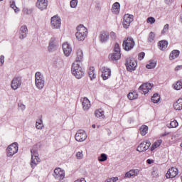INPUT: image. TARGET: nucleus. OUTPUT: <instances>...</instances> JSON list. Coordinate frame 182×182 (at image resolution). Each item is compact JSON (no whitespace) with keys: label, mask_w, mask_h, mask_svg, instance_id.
Here are the masks:
<instances>
[{"label":"nucleus","mask_w":182,"mask_h":182,"mask_svg":"<svg viewBox=\"0 0 182 182\" xmlns=\"http://www.w3.org/2000/svg\"><path fill=\"white\" fill-rule=\"evenodd\" d=\"M77 182H86L85 178H81L80 179L77 180Z\"/></svg>","instance_id":"nucleus-55"},{"label":"nucleus","mask_w":182,"mask_h":182,"mask_svg":"<svg viewBox=\"0 0 182 182\" xmlns=\"http://www.w3.org/2000/svg\"><path fill=\"white\" fill-rule=\"evenodd\" d=\"M10 6L15 11V12H19V9H18V7H16V6H15V2L13 1L10 4Z\"/></svg>","instance_id":"nucleus-45"},{"label":"nucleus","mask_w":182,"mask_h":182,"mask_svg":"<svg viewBox=\"0 0 182 182\" xmlns=\"http://www.w3.org/2000/svg\"><path fill=\"white\" fill-rule=\"evenodd\" d=\"M127 97L129 100H134L139 97V94H137V92L133 91L127 95Z\"/></svg>","instance_id":"nucleus-32"},{"label":"nucleus","mask_w":182,"mask_h":182,"mask_svg":"<svg viewBox=\"0 0 182 182\" xmlns=\"http://www.w3.org/2000/svg\"><path fill=\"white\" fill-rule=\"evenodd\" d=\"M114 52H117L118 53H120V46L119 43H116L114 47Z\"/></svg>","instance_id":"nucleus-43"},{"label":"nucleus","mask_w":182,"mask_h":182,"mask_svg":"<svg viewBox=\"0 0 182 182\" xmlns=\"http://www.w3.org/2000/svg\"><path fill=\"white\" fill-rule=\"evenodd\" d=\"M133 21H134L133 15L125 14L124 16V19H123L124 28H125V29H127V28H129V26H130V23H132Z\"/></svg>","instance_id":"nucleus-11"},{"label":"nucleus","mask_w":182,"mask_h":182,"mask_svg":"<svg viewBox=\"0 0 182 182\" xmlns=\"http://www.w3.org/2000/svg\"><path fill=\"white\" fill-rule=\"evenodd\" d=\"M109 39V33L106 31H102L100 35V40L101 42H106Z\"/></svg>","instance_id":"nucleus-27"},{"label":"nucleus","mask_w":182,"mask_h":182,"mask_svg":"<svg viewBox=\"0 0 182 182\" xmlns=\"http://www.w3.org/2000/svg\"><path fill=\"white\" fill-rule=\"evenodd\" d=\"M112 60H119L122 58V54L120 53L114 52V53L110 55Z\"/></svg>","instance_id":"nucleus-35"},{"label":"nucleus","mask_w":182,"mask_h":182,"mask_svg":"<svg viewBox=\"0 0 182 182\" xmlns=\"http://www.w3.org/2000/svg\"><path fill=\"white\" fill-rule=\"evenodd\" d=\"M126 66L129 72H133V70H136V68H137V62L134 60L128 58L127 59Z\"/></svg>","instance_id":"nucleus-7"},{"label":"nucleus","mask_w":182,"mask_h":182,"mask_svg":"<svg viewBox=\"0 0 182 182\" xmlns=\"http://www.w3.org/2000/svg\"><path fill=\"white\" fill-rule=\"evenodd\" d=\"M153 84L149 82L144 83L139 87V92L142 95H146V93H149L151 90Z\"/></svg>","instance_id":"nucleus-6"},{"label":"nucleus","mask_w":182,"mask_h":182,"mask_svg":"<svg viewBox=\"0 0 182 182\" xmlns=\"http://www.w3.org/2000/svg\"><path fill=\"white\" fill-rule=\"evenodd\" d=\"M4 63H5V57H4V55H1L0 57V66H2V65H4Z\"/></svg>","instance_id":"nucleus-50"},{"label":"nucleus","mask_w":182,"mask_h":182,"mask_svg":"<svg viewBox=\"0 0 182 182\" xmlns=\"http://www.w3.org/2000/svg\"><path fill=\"white\" fill-rule=\"evenodd\" d=\"M150 146H151V143L149 141H144L141 142L136 148L137 151H139V153H143V151H146V150H149L150 148Z\"/></svg>","instance_id":"nucleus-8"},{"label":"nucleus","mask_w":182,"mask_h":182,"mask_svg":"<svg viewBox=\"0 0 182 182\" xmlns=\"http://www.w3.org/2000/svg\"><path fill=\"white\" fill-rule=\"evenodd\" d=\"M36 5L38 9L44 11L48 8V0H38Z\"/></svg>","instance_id":"nucleus-18"},{"label":"nucleus","mask_w":182,"mask_h":182,"mask_svg":"<svg viewBox=\"0 0 182 182\" xmlns=\"http://www.w3.org/2000/svg\"><path fill=\"white\" fill-rule=\"evenodd\" d=\"M26 33H28V27L26 26H22L20 28V32H19L20 39H23V38H26Z\"/></svg>","instance_id":"nucleus-21"},{"label":"nucleus","mask_w":182,"mask_h":182,"mask_svg":"<svg viewBox=\"0 0 182 182\" xmlns=\"http://www.w3.org/2000/svg\"><path fill=\"white\" fill-rule=\"evenodd\" d=\"M147 23H150L151 25H153L156 22V18L154 17H149L146 20Z\"/></svg>","instance_id":"nucleus-42"},{"label":"nucleus","mask_w":182,"mask_h":182,"mask_svg":"<svg viewBox=\"0 0 182 182\" xmlns=\"http://www.w3.org/2000/svg\"><path fill=\"white\" fill-rule=\"evenodd\" d=\"M182 69V65H178L175 68V70L177 71V70H181Z\"/></svg>","instance_id":"nucleus-53"},{"label":"nucleus","mask_w":182,"mask_h":182,"mask_svg":"<svg viewBox=\"0 0 182 182\" xmlns=\"http://www.w3.org/2000/svg\"><path fill=\"white\" fill-rule=\"evenodd\" d=\"M139 173L140 170L139 169H132L125 173V178H131V177H136V176H139Z\"/></svg>","instance_id":"nucleus-20"},{"label":"nucleus","mask_w":182,"mask_h":182,"mask_svg":"<svg viewBox=\"0 0 182 182\" xmlns=\"http://www.w3.org/2000/svg\"><path fill=\"white\" fill-rule=\"evenodd\" d=\"M22 85V79L19 77H15L11 81V89L14 90H16L19 89Z\"/></svg>","instance_id":"nucleus-10"},{"label":"nucleus","mask_w":182,"mask_h":182,"mask_svg":"<svg viewBox=\"0 0 182 182\" xmlns=\"http://www.w3.org/2000/svg\"><path fill=\"white\" fill-rule=\"evenodd\" d=\"M146 163H147L148 164H151L153 163V160L147 159V160H146Z\"/></svg>","instance_id":"nucleus-56"},{"label":"nucleus","mask_w":182,"mask_h":182,"mask_svg":"<svg viewBox=\"0 0 182 182\" xmlns=\"http://www.w3.org/2000/svg\"><path fill=\"white\" fill-rule=\"evenodd\" d=\"M173 89H175V90H181L182 82L177 81L175 84L173 85Z\"/></svg>","instance_id":"nucleus-36"},{"label":"nucleus","mask_w":182,"mask_h":182,"mask_svg":"<svg viewBox=\"0 0 182 182\" xmlns=\"http://www.w3.org/2000/svg\"><path fill=\"white\" fill-rule=\"evenodd\" d=\"M178 175V169L177 168L172 167L169 168L166 174V178H174Z\"/></svg>","instance_id":"nucleus-14"},{"label":"nucleus","mask_w":182,"mask_h":182,"mask_svg":"<svg viewBox=\"0 0 182 182\" xmlns=\"http://www.w3.org/2000/svg\"><path fill=\"white\" fill-rule=\"evenodd\" d=\"M55 41H56L55 38H52L50 39L49 46H48L49 52H52V50H55L56 49V45H55Z\"/></svg>","instance_id":"nucleus-30"},{"label":"nucleus","mask_w":182,"mask_h":182,"mask_svg":"<svg viewBox=\"0 0 182 182\" xmlns=\"http://www.w3.org/2000/svg\"><path fill=\"white\" fill-rule=\"evenodd\" d=\"M158 46L160 50H166V49H167V46H168V42L166 40L160 41L158 43Z\"/></svg>","instance_id":"nucleus-22"},{"label":"nucleus","mask_w":182,"mask_h":182,"mask_svg":"<svg viewBox=\"0 0 182 182\" xmlns=\"http://www.w3.org/2000/svg\"><path fill=\"white\" fill-rule=\"evenodd\" d=\"M92 129H96V124H92Z\"/></svg>","instance_id":"nucleus-57"},{"label":"nucleus","mask_w":182,"mask_h":182,"mask_svg":"<svg viewBox=\"0 0 182 182\" xmlns=\"http://www.w3.org/2000/svg\"><path fill=\"white\" fill-rule=\"evenodd\" d=\"M18 107L20 109H21V110H25V109H26L25 105H23L22 104L18 105Z\"/></svg>","instance_id":"nucleus-51"},{"label":"nucleus","mask_w":182,"mask_h":182,"mask_svg":"<svg viewBox=\"0 0 182 182\" xmlns=\"http://www.w3.org/2000/svg\"><path fill=\"white\" fill-rule=\"evenodd\" d=\"M178 126V122L177 120L173 119V121L171 122L170 125L168 127L169 129H176Z\"/></svg>","instance_id":"nucleus-39"},{"label":"nucleus","mask_w":182,"mask_h":182,"mask_svg":"<svg viewBox=\"0 0 182 182\" xmlns=\"http://www.w3.org/2000/svg\"><path fill=\"white\" fill-rule=\"evenodd\" d=\"M75 137L77 141H85V139H87V134L85 131L79 130Z\"/></svg>","instance_id":"nucleus-15"},{"label":"nucleus","mask_w":182,"mask_h":182,"mask_svg":"<svg viewBox=\"0 0 182 182\" xmlns=\"http://www.w3.org/2000/svg\"><path fill=\"white\" fill-rule=\"evenodd\" d=\"M112 12H113V14H116V15L120 12V4H119V2H115L112 5Z\"/></svg>","instance_id":"nucleus-25"},{"label":"nucleus","mask_w":182,"mask_h":182,"mask_svg":"<svg viewBox=\"0 0 182 182\" xmlns=\"http://www.w3.org/2000/svg\"><path fill=\"white\" fill-rule=\"evenodd\" d=\"M76 157L77 159H78V160H82V159H83V152L82 151L77 152Z\"/></svg>","instance_id":"nucleus-46"},{"label":"nucleus","mask_w":182,"mask_h":182,"mask_svg":"<svg viewBox=\"0 0 182 182\" xmlns=\"http://www.w3.org/2000/svg\"><path fill=\"white\" fill-rule=\"evenodd\" d=\"M100 161H106L107 160V155L106 154H102L101 156L98 158Z\"/></svg>","instance_id":"nucleus-41"},{"label":"nucleus","mask_w":182,"mask_h":182,"mask_svg":"<svg viewBox=\"0 0 182 182\" xmlns=\"http://www.w3.org/2000/svg\"><path fill=\"white\" fill-rule=\"evenodd\" d=\"M31 167H33L34 166H36L41 161V159H39V156H38V153L35 151V150L31 149Z\"/></svg>","instance_id":"nucleus-12"},{"label":"nucleus","mask_w":182,"mask_h":182,"mask_svg":"<svg viewBox=\"0 0 182 182\" xmlns=\"http://www.w3.org/2000/svg\"><path fill=\"white\" fill-rule=\"evenodd\" d=\"M101 76L103 80H107V79H109V77H110V76L112 75V70H110V68L102 67L101 68Z\"/></svg>","instance_id":"nucleus-13"},{"label":"nucleus","mask_w":182,"mask_h":182,"mask_svg":"<svg viewBox=\"0 0 182 182\" xmlns=\"http://www.w3.org/2000/svg\"><path fill=\"white\" fill-rule=\"evenodd\" d=\"M53 176L57 180H63V178H65V176H66V173H65V171L62 168H56L55 169H54Z\"/></svg>","instance_id":"nucleus-9"},{"label":"nucleus","mask_w":182,"mask_h":182,"mask_svg":"<svg viewBox=\"0 0 182 182\" xmlns=\"http://www.w3.org/2000/svg\"><path fill=\"white\" fill-rule=\"evenodd\" d=\"M180 56V51L178 50H173L169 55L170 60H174V59H177Z\"/></svg>","instance_id":"nucleus-24"},{"label":"nucleus","mask_w":182,"mask_h":182,"mask_svg":"<svg viewBox=\"0 0 182 182\" xmlns=\"http://www.w3.org/2000/svg\"><path fill=\"white\" fill-rule=\"evenodd\" d=\"M117 180H119L118 177H113V178L107 179L105 182H116L117 181Z\"/></svg>","instance_id":"nucleus-48"},{"label":"nucleus","mask_w":182,"mask_h":182,"mask_svg":"<svg viewBox=\"0 0 182 182\" xmlns=\"http://www.w3.org/2000/svg\"><path fill=\"white\" fill-rule=\"evenodd\" d=\"M111 35H112L113 36H116V33H114V32H112Z\"/></svg>","instance_id":"nucleus-58"},{"label":"nucleus","mask_w":182,"mask_h":182,"mask_svg":"<svg viewBox=\"0 0 182 182\" xmlns=\"http://www.w3.org/2000/svg\"><path fill=\"white\" fill-rule=\"evenodd\" d=\"M174 0H165L166 4L168 5L172 4Z\"/></svg>","instance_id":"nucleus-54"},{"label":"nucleus","mask_w":182,"mask_h":182,"mask_svg":"<svg viewBox=\"0 0 182 182\" xmlns=\"http://www.w3.org/2000/svg\"><path fill=\"white\" fill-rule=\"evenodd\" d=\"M77 57L75 58L76 62H82L83 61V51L80 49L77 50L76 53Z\"/></svg>","instance_id":"nucleus-29"},{"label":"nucleus","mask_w":182,"mask_h":182,"mask_svg":"<svg viewBox=\"0 0 182 182\" xmlns=\"http://www.w3.org/2000/svg\"><path fill=\"white\" fill-rule=\"evenodd\" d=\"M80 101L82 105L83 110L87 111L89 109H90L92 105L90 104V101L89 100V99H87V97L81 98Z\"/></svg>","instance_id":"nucleus-17"},{"label":"nucleus","mask_w":182,"mask_h":182,"mask_svg":"<svg viewBox=\"0 0 182 182\" xmlns=\"http://www.w3.org/2000/svg\"><path fill=\"white\" fill-rule=\"evenodd\" d=\"M139 133L142 136H146L147 133H149V127L147 125H142L139 128Z\"/></svg>","instance_id":"nucleus-31"},{"label":"nucleus","mask_w":182,"mask_h":182,"mask_svg":"<svg viewBox=\"0 0 182 182\" xmlns=\"http://www.w3.org/2000/svg\"><path fill=\"white\" fill-rule=\"evenodd\" d=\"M71 8H76L77 6V0H72L70 1Z\"/></svg>","instance_id":"nucleus-44"},{"label":"nucleus","mask_w":182,"mask_h":182,"mask_svg":"<svg viewBox=\"0 0 182 182\" xmlns=\"http://www.w3.org/2000/svg\"><path fill=\"white\" fill-rule=\"evenodd\" d=\"M88 75L91 79V80H93L96 79V77L97 76V74L96 73V70H95V67H90L88 70Z\"/></svg>","instance_id":"nucleus-23"},{"label":"nucleus","mask_w":182,"mask_h":182,"mask_svg":"<svg viewBox=\"0 0 182 182\" xmlns=\"http://www.w3.org/2000/svg\"><path fill=\"white\" fill-rule=\"evenodd\" d=\"M157 65V61L154 60H149V63L146 65V69H154V67Z\"/></svg>","instance_id":"nucleus-34"},{"label":"nucleus","mask_w":182,"mask_h":182,"mask_svg":"<svg viewBox=\"0 0 182 182\" xmlns=\"http://www.w3.org/2000/svg\"><path fill=\"white\" fill-rule=\"evenodd\" d=\"M95 116L97 117V119H105V111L102 109H96L95 112Z\"/></svg>","instance_id":"nucleus-26"},{"label":"nucleus","mask_w":182,"mask_h":182,"mask_svg":"<svg viewBox=\"0 0 182 182\" xmlns=\"http://www.w3.org/2000/svg\"><path fill=\"white\" fill-rule=\"evenodd\" d=\"M77 32L75 36L79 41H85L86 36H87V28L85 26L80 24L77 27Z\"/></svg>","instance_id":"nucleus-2"},{"label":"nucleus","mask_w":182,"mask_h":182,"mask_svg":"<svg viewBox=\"0 0 182 182\" xmlns=\"http://www.w3.org/2000/svg\"><path fill=\"white\" fill-rule=\"evenodd\" d=\"M63 50L65 56H70L72 53V47L68 43H64L63 44Z\"/></svg>","instance_id":"nucleus-19"},{"label":"nucleus","mask_w":182,"mask_h":182,"mask_svg":"<svg viewBox=\"0 0 182 182\" xmlns=\"http://www.w3.org/2000/svg\"><path fill=\"white\" fill-rule=\"evenodd\" d=\"M155 38H156V34H154V32H151L148 38V42H153Z\"/></svg>","instance_id":"nucleus-40"},{"label":"nucleus","mask_w":182,"mask_h":182,"mask_svg":"<svg viewBox=\"0 0 182 182\" xmlns=\"http://www.w3.org/2000/svg\"><path fill=\"white\" fill-rule=\"evenodd\" d=\"M170 28V25L168 24H166L164 26V29L162 30V33H166L167 30L169 29Z\"/></svg>","instance_id":"nucleus-49"},{"label":"nucleus","mask_w":182,"mask_h":182,"mask_svg":"<svg viewBox=\"0 0 182 182\" xmlns=\"http://www.w3.org/2000/svg\"><path fill=\"white\" fill-rule=\"evenodd\" d=\"M152 176H154V177H157L159 176V173L156 171H152Z\"/></svg>","instance_id":"nucleus-52"},{"label":"nucleus","mask_w":182,"mask_h":182,"mask_svg":"<svg viewBox=\"0 0 182 182\" xmlns=\"http://www.w3.org/2000/svg\"><path fill=\"white\" fill-rule=\"evenodd\" d=\"M173 108L175 110H182V98H179L173 103Z\"/></svg>","instance_id":"nucleus-28"},{"label":"nucleus","mask_w":182,"mask_h":182,"mask_svg":"<svg viewBox=\"0 0 182 182\" xmlns=\"http://www.w3.org/2000/svg\"><path fill=\"white\" fill-rule=\"evenodd\" d=\"M71 72L77 79H82L85 76V71L83 68L80 66V64L77 63H74L72 65Z\"/></svg>","instance_id":"nucleus-1"},{"label":"nucleus","mask_w":182,"mask_h":182,"mask_svg":"<svg viewBox=\"0 0 182 182\" xmlns=\"http://www.w3.org/2000/svg\"><path fill=\"white\" fill-rule=\"evenodd\" d=\"M163 143V141L161 139H159L156 141L151 147V151H153L157 149V147H160L161 146V144Z\"/></svg>","instance_id":"nucleus-33"},{"label":"nucleus","mask_w":182,"mask_h":182,"mask_svg":"<svg viewBox=\"0 0 182 182\" xmlns=\"http://www.w3.org/2000/svg\"><path fill=\"white\" fill-rule=\"evenodd\" d=\"M144 56H146V53L144 52H141L138 55L139 60H143L144 59Z\"/></svg>","instance_id":"nucleus-47"},{"label":"nucleus","mask_w":182,"mask_h":182,"mask_svg":"<svg viewBox=\"0 0 182 182\" xmlns=\"http://www.w3.org/2000/svg\"><path fill=\"white\" fill-rule=\"evenodd\" d=\"M36 127L38 129H43V121H42V119H39L38 120H37L36 123Z\"/></svg>","instance_id":"nucleus-38"},{"label":"nucleus","mask_w":182,"mask_h":182,"mask_svg":"<svg viewBox=\"0 0 182 182\" xmlns=\"http://www.w3.org/2000/svg\"><path fill=\"white\" fill-rule=\"evenodd\" d=\"M35 83L36 87L40 90H42L45 86V78H43V75L41 72L36 73L35 75Z\"/></svg>","instance_id":"nucleus-3"},{"label":"nucleus","mask_w":182,"mask_h":182,"mask_svg":"<svg viewBox=\"0 0 182 182\" xmlns=\"http://www.w3.org/2000/svg\"><path fill=\"white\" fill-rule=\"evenodd\" d=\"M151 101L153 103H159L160 102V95H159L157 93L154 94L151 97Z\"/></svg>","instance_id":"nucleus-37"},{"label":"nucleus","mask_w":182,"mask_h":182,"mask_svg":"<svg viewBox=\"0 0 182 182\" xmlns=\"http://www.w3.org/2000/svg\"><path fill=\"white\" fill-rule=\"evenodd\" d=\"M60 18L56 16L51 18V26L53 28V29H58V28H60Z\"/></svg>","instance_id":"nucleus-16"},{"label":"nucleus","mask_w":182,"mask_h":182,"mask_svg":"<svg viewBox=\"0 0 182 182\" xmlns=\"http://www.w3.org/2000/svg\"><path fill=\"white\" fill-rule=\"evenodd\" d=\"M134 40L132 38H127L123 41L122 46L124 50L129 51L134 48Z\"/></svg>","instance_id":"nucleus-5"},{"label":"nucleus","mask_w":182,"mask_h":182,"mask_svg":"<svg viewBox=\"0 0 182 182\" xmlns=\"http://www.w3.org/2000/svg\"><path fill=\"white\" fill-rule=\"evenodd\" d=\"M2 1H4V0H0V2H2Z\"/></svg>","instance_id":"nucleus-59"},{"label":"nucleus","mask_w":182,"mask_h":182,"mask_svg":"<svg viewBox=\"0 0 182 182\" xmlns=\"http://www.w3.org/2000/svg\"><path fill=\"white\" fill-rule=\"evenodd\" d=\"M18 143L14 142L9 145L6 149V154L8 157H12V156H14V154H16L18 153Z\"/></svg>","instance_id":"nucleus-4"}]
</instances>
